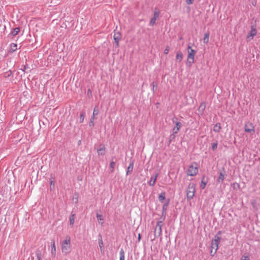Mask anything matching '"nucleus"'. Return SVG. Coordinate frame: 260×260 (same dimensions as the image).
I'll list each match as a JSON object with an SVG mask.
<instances>
[{
  "label": "nucleus",
  "mask_w": 260,
  "mask_h": 260,
  "mask_svg": "<svg viewBox=\"0 0 260 260\" xmlns=\"http://www.w3.org/2000/svg\"><path fill=\"white\" fill-rule=\"evenodd\" d=\"M61 251L63 253L67 255L71 251V238L67 236L61 243Z\"/></svg>",
  "instance_id": "obj_1"
},
{
  "label": "nucleus",
  "mask_w": 260,
  "mask_h": 260,
  "mask_svg": "<svg viewBox=\"0 0 260 260\" xmlns=\"http://www.w3.org/2000/svg\"><path fill=\"white\" fill-rule=\"evenodd\" d=\"M221 234V231H219L217 235L215 236V238L212 240V243H211V253L213 252V250L214 249V251L213 252L214 255L217 251V249H218V245L219 244L220 240V237L218 236V235Z\"/></svg>",
  "instance_id": "obj_2"
},
{
  "label": "nucleus",
  "mask_w": 260,
  "mask_h": 260,
  "mask_svg": "<svg viewBox=\"0 0 260 260\" xmlns=\"http://www.w3.org/2000/svg\"><path fill=\"white\" fill-rule=\"evenodd\" d=\"M196 192V185L193 183H190L186 190V196L187 200H190L192 199Z\"/></svg>",
  "instance_id": "obj_3"
},
{
  "label": "nucleus",
  "mask_w": 260,
  "mask_h": 260,
  "mask_svg": "<svg viewBox=\"0 0 260 260\" xmlns=\"http://www.w3.org/2000/svg\"><path fill=\"white\" fill-rule=\"evenodd\" d=\"M198 173V165L196 162H193L190 165L187 170L186 173L188 176H194Z\"/></svg>",
  "instance_id": "obj_4"
},
{
  "label": "nucleus",
  "mask_w": 260,
  "mask_h": 260,
  "mask_svg": "<svg viewBox=\"0 0 260 260\" xmlns=\"http://www.w3.org/2000/svg\"><path fill=\"white\" fill-rule=\"evenodd\" d=\"M187 63L191 66L194 62L196 51L190 46L187 47Z\"/></svg>",
  "instance_id": "obj_5"
},
{
  "label": "nucleus",
  "mask_w": 260,
  "mask_h": 260,
  "mask_svg": "<svg viewBox=\"0 0 260 260\" xmlns=\"http://www.w3.org/2000/svg\"><path fill=\"white\" fill-rule=\"evenodd\" d=\"M162 225V221H159L157 222L154 231L155 235H156V233H158V236L161 235Z\"/></svg>",
  "instance_id": "obj_6"
},
{
  "label": "nucleus",
  "mask_w": 260,
  "mask_h": 260,
  "mask_svg": "<svg viewBox=\"0 0 260 260\" xmlns=\"http://www.w3.org/2000/svg\"><path fill=\"white\" fill-rule=\"evenodd\" d=\"M159 15V12L158 10L156 9H155L154 12V16L151 19L150 21V25L153 26L154 24L155 23L156 20L158 18Z\"/></svg>",
  "instance_id": "obj_7"
},
{
  "label": "nucleus",
  "mask_w": 260,
  "mask_h": 260,
  "mask_svg": "<svg viewBox=\"0 0 260 260\" xmlns=\"http://www.w3.org/2000/svg\"><path fill=\"white\" fill-rule=\"evenodd\" d=\"M99 110L96 109V107H95L93 109V116L90 119L89 125L90 127H93L94 126V122L93 121L95 119H96L95 116H96L98 114Z\"/></svg>",
  "instance_id": "obj_8"
},
{
  "label": "nucleus",
  "mask_w": 260,
  "mask_h": 260,
  "mask_svg": "<svg viewBox=\"0 0 260 260\" xmlns=\"http://www.w3.org/2000/svg\"><path fill=\"white\" fill-rule=\"evenodd\" d=\"M245 131L247 133H251V132H254V126L250 123L248 122L245 124L244 127Z\"/></svg>",
  "instance_id": "obj_9"
},
{
  "label": "nucleus",
  "mask_w": 260,
  "mask_h": 260,
  "mask_svg": "<svg viewBox=\"0 0 260 260\" xmlns=\"http://www.w3.org/2000/svg\"><path fill=\"white\" fill-rule=\"evenodd\" d=\"M121 37V34L119 31L114 32L113 38L117 47L119 46V41L120 40Z\"/></svg>",
  "instance_id": "obj_10"
},
{
  "label": "nucleus",
  "mask_w": 260,
  "mask_h": 260,
  "mask_svg": "<svg viewBox=\"0 0 260 260\" xmlns=\"http://www.w3.org/2000/svg\"><path fill=\"white\" fill-rule=\"evenodd\" d=\"M51 255L53 257H55L56 256V247H55V243L54 240H51Z\"/></svg>",
  "instance_id": "obj_11"
},
{
  "label": "nucleus",
  "mask_w": 260,
  "mask_h": 260,
  "mask_svg": "<svg viewBox=\"0 0 260 260\" xmlns=\"http://www.w3.org/2000/svg\"><path fill=\"white\" fill-rule=\"evenodd\" d=\"M100 148L97 150L98 155H104L105 153V147L104 145L101 144Z\"/></svg>",
  "instance_id": "obj_12"
},
{
  "label": "nucleus",
  "mask_w": 260,
  "mask_h": 260,
  "mask_svg": "<svg viewBox=\"0 0 260 260\" xmlns=\"http://www.w3.org/2000/svg\"><path fill=\"white\" fill-rule=\"evenodd\" d=\"M181 126H182V124L181 122H176L175 126L173 128L174 134H177Z\"/></svg>",
  "instance_id": "obj_13"
},
{
  "label": "nucleus",
  "mask_w": 260,
  "mask_h": 260,
  "mask_svg": "<svg viewBox=\"0 0 260 260\" xmlns=\"http://www.w3.org/2000/svg\"><path fill=\"white\" fill-rule=\"evenodd\" d=\"M134 165V160H132L129 162V166L127 169L126 175H128L132 173V172H133V170Z\"/></svg>",
  "instance_id": "obj_14"
},
{
  "label": "nucleus",
  "mask_w": 260,
  "mask_h": 260,
  "mask_svg": "<svg viewBox=\"0 0 260 260\" xmlns=\"http://www.w3.org/2000/svg\"><path fill=\"white\" fill-rule=\"evenodd\" d=\"M256 34V30L253 27H251V29L247 35V38L249 37H253Z\"/></svg>",
  "instance_id": "obj_15"
},
{
  "label": "nucleus",
  "mask_w": 260,
  "mask_h": 260,
  "mask_svg": "<svg viewBox=\"0 0 260 260\" xmlns=\"http://www.w3.org/2000/svg\"><path fill=\"white\" fill-rule=\"evenodd\" d=\"M157 176H158V174H156L154 177H152L150 178V180L148 182V184L150 186H153L155 184V183L156 182Z\"/></svg>",
  "instance_id": "obj_16"
},
{
  "label": "nucleus",
  "mask_w": 260,
  "mask_h": 260,
  "mask_svg": "<svg viewBox=\"0 0 260 260\" xmlns=\"http://www.w3.org/2000/svg\"><path fill=\"white\" fill-rule=\"evenodd\" d=\"M205 108H206V104L204 102H202L200 104V105L199 107V109H198L199 112L200 113H203L204 111L205 110Z\"/></svg>",
  "instance_id": "obj_17"
},
{
  "label": "nucleus",
  "mask_w": 260,
  "mask_h": 260,
  "mask_svg": "<svg viewBox=\"0 0 260 260\" xmlns=\"http://www.w3.org/2000/svg\"><path fill=\"white\" fill-rule=\"evenodd\" d=\"M221 127L220 123H217L213 127V131L215 132L218 133L220 131Z\"/></svg>",
  "instance_id": "obj_18"
},
{
  "label": "nucleus",
  "mask_w": 260,
  "mask_h": 260,
  "mask_svg": "<svg viewBox=\"0 0 260 260\" xmlns=\"http://www.w3.org/2000/svg\"><path fill=\"white\" fill-rule=\"evenodd\" d=\"M20 31V28L19 27H16L15 28H14L11 32V34L13 36H16L18 33Z\"/></svg>",
  "instance_id": "obj_19"
},
{
  "label": "nucleus",
  "mask_w": 260,
  "mask_h": 260,
  "mask_svg": "<svg viewBox=\"0 0 260 260\" xmlns=\"http://www.w3.org/2000/svg\"><path fill=\"white\" fill-rule=\"evenodd\" d=\"M183 58V55L181 52L178 51L176 54V60L178 61H181Z\"/></svg>",
  "instance_id": "obj_20"
},
{
  "label": "nucleus",
  "mask_w": 260,
  "mask_h": 260,
  "mask_svg": "<svg viewBox=\"0 0 260 260\" xmlns=\"http://www.w3.org/2000/svg\"><path fill=\"white\" fill-rule=\"evenodd\" d=\"M166 199V193L165 192H162L159 195L158 199L160 202H162L165 199Z\"/></svg>",
  "instance_id": "obj_21"
},
{
  "label": "nucleus",
  "mask_w": 260,
  "mask_h": 260,
  "mask_svg": "<svg viewBox=\"0 0 260 260\" xmlns=\"http://www.w3.org/2000/svg\"><path fill=\"white\" fill-rule=\"evenodd\" d=\"M75 218V214H71V215L70 216L69 220H70V224L72 226L74 223Z\"/></svg>",
  "instance_id": "obj_22"
},
{
  "label": "nucleus",
  "mask_w": 260,
  "mask_h": 260,
  "mask_svg": "<svg viewBox=\"0 0 260 260\" xmlns=\"http://www.w3.org/2000/svg\"><path fill=\"white\" fill-rule=\"evenodd\" d=\"M113 158H112V160L110 162V169H111V172H113L114 171V169H115V165H116V163L114 161H113Z\"/></svg>",
  "instance_id": "obj_23"
},
{
  "label": "nucleus",
  "mask_w": 260,
  "mask_h": 260,
  "mask_svg": "<svg viewBox=\"0 0 260 260\" xmlns=\"http://www.w3.org/2000/svg\"><path fill=\"white\" fill-rule=\"evenodd\" d=\"M124 251L123 249H121L119 252V260H124L125 256H124Z\"/></svg>",
  "instance_id": "obj_24"
},
{
  "label": "nucleus",
  "mask_w": 260,
  "mask_h": 260,
  "mask_svg": "<svg viewBox=\"0 0 260 260\" xmlns=\"http://www.w3.org/2000/svg\"><path fill=\"white\" fill-rule=\"evenodd\" d=\"M209 33L207 32L204 35L203 38V42L204 43L207 44L209 42Z\"/></svg>",
  "instance_id": "obj_25"
},
{
  "label": "nucleus",
  "mask_w": 260,
  "mask_h": 260,
  "mask_svg": "<svg viewBox=\"0 0 260 260\" xmlns=\"http://www.w3.org/2000/svg\"><path fill=\"white\" fill-rule=\"evenodd\" d=\"M100 238L99 239V246L101 249V251H102L103 248L104 247V243H103V240L102 238V236H100Z\"/></svg>",
  "instance_id": "obj_26"
},
{
  "label": "nucleus",
  "mask_w": 260,
  "mask_h": 260,
  "mask_svg": "<svg viewBox=\"0 0 260 260\" xmlns=\"http://www.w3.org/2000/svg\"><path fill=\"white\" fill-rule=\"evenodd\" d=\"M224 179V175L221 172L220 173L219 177L218 178V182L222 183Z\"/></svg>",
  "instance_id": "obj_27"
},
{
  "label": "nucleus",
  "mask_w": 260,
  "mask_h": 260,
  "mask_svg": "<svg viewBox=\"0 0 260 260\" xmlns=\"http://www.w3.org/2000/svg\"><path fill=\"white\" fill-rule=\"evenodd\" d=\"M17 45L15 43H12L11 44V51L12 52H14L17 49Z\"/></svg>",
  "instance_id": "obj_28"
},
{
  "label": "nucleus",
  "mask_w": 260,
  "mask_h": 260,
  "mask_svg": "<svg viewBox=\"0 0 260 260\" xmlns=\"http://www.w3.org/2000/svg\"><path fill=\"white\" fill-rule=\"evenodd\" d=\"M49 183H50V189L51 190H52L54 189V186H55L54 182L53 180L50 179Z\"/></svg>",
  "instance_id": "obj_29"
},
{
  "label": "nucleus",
  "mask_w": 260,
  "mask_h": 260,
  "mask_svg": "<svg viewBox=\"0 0 260 260\" xmlns=\"http://www.w3.org/2000/svg\"><path fill=\"white\" fill-rule=\"evenodd\" d=\"M217 145H218V142L217 141H216L215 142L213 143L212 144V147H211L212 150L213 151L216 150V149L217 148Z\"/></svg>",
  "instance_id": "obj_30"
},
{
  "label": "nucleus",
  "mask_w": 260,
  "mask_h": 260,
  "mask_svg": "<svg viewBox=\"0 0 260 260\" xmlns=\"http://www.w3.org/2000/svg\"><path fill=\"white\" fill-rule=\"evenodd\" d=\"M36 255H37V259H42L41 252V251H40V250H38L36 251Z\"/></svg>",
  "instance_id": "obj_31"
},
{
  "label": "nucleus",
  "mask_w": 260,
  "mask_h": 260,
  "mask_svg": "<svg viewBox=\"0 0 260 260\" xmlns=\"http://www.w3.org/2000/svg\"><path fill=\"white\" fill-rule=\"evenodd\" d=\"M12 74V72L11 71H7L5 72L4 74V77L5 78L9 77Z\"/></svg>",
  "instance_id": "obj_32"
},
{
  "label": "nucleus",
  "mask_w": 260,
  "mask_h": 260,
  "mask_svg": "<svg viewBox=\"0 0 260 260\" xmlns=\"http://www.w3.org/2000/svg\"><path fill=\"white\" fill-rule=\"evenodd\" d=\"M85 116V113H81L80 115V123H82L84 121Z\"/></svg>",
  "instance_id": "obj_33"
},
{
  "label": "nucleus",
  "mask_w": 260,
  "mask_h": 260,
  "mask_svg": "<svg viewBox=\"0 0 260 260\" xmlns=\"http://www.w3.org/2000/svg\"><path fill=\"white\" fill-rule=\"evenodd\" d=\"M96 217L98 218V220H99V222H100V221L103 220V218L102 217V215L99 214H96Z\"/></svg>",
  "instance_id": "obj_34"
},
{
  "label": "nucleus",
  "mask_w": 260,
  "mask_h": 260,
  "mask_svg": "<svg viewBox=\"0 0 260 260\" xmlns=\"http://www.w3.org/2000/svg\"><path fill=\"white\" fill-rule=\"evenodd\" d=\"M206 185V183L204 182V181H202L200 187L202 189H204L205 186Z\"/></svg>",
  "instance_id": "obj_35"
},
{
  "label": "nucleus",
  "mask_w": 260,
  "mask_h": 260,
  "mask_svg": "<svg viewBox=\"0 0 260 260\" xmlns=\"http://www.w3.org/2000/svg\"><path fill=\"white\" fill-rule=\"evenodd\" d=\"M169 49H170V48H169V46H167V47L166 48V49H165V50H164V53H165V54H168L169 51Z\"/></svg>",
  "instance_id": "obj_36"
},
{
  "label": "nucleus",
  "mask_w": 260,
  "mask_h": 260,
  "mask_svg": "<svg viewBox=\"0 0 260 260\" xmlns=\"http://www.w3.org/2000/svg\"><path fill=\"white\" fill-rule=\"evenodd\" d=\"M186 3L187 5H191L193 4V0H186Z\"/></svg>",
  "instance_id": "obj_37"
},
{
  "label": "nucleus",
  "mask_w": 260,
  "mask_h": 260,
  "mask_svg": "<svg viewBox=\"0 0 260 260\" xmlns=\"http://www.w3.org/2000/svg\"><path fill=\"white\" fill-rule=\"evenodd\" d=\"M152 86H153V88H152V90H153V91H154V89H156V85L155 84L154 82H153L152 83Z\"/></svg>",
  "instance_id": "obj_38"
},
{
  "label": "nucleus",
  "mask_w": 260,
  "mask_h": 260,
  "mask_svg": "<svg viewBox=\"0 0 260 260\" xmlns=\"http://www.w3.org/2000/svg\"><path fill=\"white\" fill-rule=\"evenodd\" d=\"M87 93L88 94H91V91L90 89H88V91H87Z\"/></svg>",
  "instance_id": "obj_39"
},
{
  "label": "nucleus",
  "mask_w": 260,
  "mask_h": 260,
  "mask_svg": "<svg viewBox=\"0 0 260 260\" xmlns=\"http://www.w3.org/2000/svg\"><path fill=\"white\" fill-rule=\"evenodd\" d=\"M168 205V202L166 204H165L163 206V209H165V207L167 206Z\"/></svg>",
  "instance_id": "obj_40"
},
{
  "label": "nucleus",
  "mask_w": 260,
  "mask_h": 260,
  "mask_svg": "<svg viewBox=\"0 0 260 260\" xmlns=\"http://www.w3.org/2000/svg\"><path fill=\"white\" fill-rule=\"evenodd\" d=\"M140 239H141V235L139 234V235H138V240H139V241H140Z\"/></svg>",
  "instance_id": "obj_41"
},
{
  "label": "nucleus",
  "mask_w": 260,
  "mask_h": 260,
  "mask_svg": "<svg viewBox=\"0 0 260 260\" xmlns=\"http://www.w3.org/2000/svg\"><path fill=\"white\" fill-rule=\"evenodd\" d=\"M26 69V66H24V69H23V71H25Z\"/></svg>",
  "instance_id": "obj_42"
},
{
  "label": "nucleus",
  "mask_w": 260,
  "mask_h": 260,
  "mask_svg": "<svg viewBox=\"0 0 260 260\" xmlns=\"http://www.w3.org/2000/svg\"><path fill=\"white\" fill-rule=\"evenodd\" d=\"M38 260H42V259H38Z\"/></svg>",
  "instance_id": "obj_43"
}]
</instances>
